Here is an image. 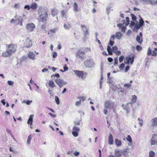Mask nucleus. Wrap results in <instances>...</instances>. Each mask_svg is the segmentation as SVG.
Listing matches in <instances>:
<instances>
[{"mask_svg": "<svg viewBox=\"0 0 157 157\" xmlns=\"http://www.w3.org/2000/svg\"><path fill=\"white\" fill-rule=\"evenodd\" d=\"M6 46L8 48L2 53V56L4 57L11 56L16 51L17 48L16 45L12 44L7 45Z\"/></svg>", "mask_w": 157, "mask_h": 157, "instance_id": "nucleus-1", "label": "nucleus"}, {"mask_svg": "<svg viewBox=\"0 0 157 157\" xmlns=\"http://www.w3.org/2000/svg\"><path fill=\"white\" fill-rule=\"evenodd\" d=\"M38 12V14L40 15V21L43 22L45 21L48 16L47 13L41 7L39 8Z\"/></svg>", "mask_w": 157, "mask_h": 157, "instance_id": "nucleus-2", "label": "nucleus"}, {"mask_svg": "<svg viewBox=\"0 0 157 157\" xmlns=\"http://www.w3.org/2000/svg\"><path fill=\"white\" fill-rule=\"evenodd\" d=\"M84 64L85 66L87 68H92L95 66L94 60L92 59H87L84 62Z\"/></svg>", "mask_w": 157, "mask_h": 157, "instance_id": "nucleus-3", "label": "nucleus"}, {"mask_svg": "<svg viewBox=\"0 0 157 157\" xmlns=\"http://www.w3.org/2000/svg\"><path fill=\"white\" fill-rule=\"evenodd\" d=\"M55 82L60 88H62L63 86L67 84V82L64 81L63 79L60 78H57L55 80Z\"/></svg>", "mask_w": 157, "mask_h": 157, "instance_id": "nucleus-4", "label": "nucleus"}, {"mask_svg": "<svg viewBox=\"0 0 157 157\" xmlns=\"http://www.w3.org/2000/svg\"><path fill=\"white\" fill-rule=\"evenodd\" d=\"M35 28V25L33 23H28L26 25V28L27 31L28 32H33Z\"/></svg>", "mask_w": 157, "mask_h": 157, "instance_id": "nucleus-5", "label": "nucleus"}, {"mask_svg": "<svg viewBox=\"0 0 157 157\" xmlns=\"http://www.w3.org/2000/svg\"><path fill=\"white\" fill-rule=\"evenodd\" d=\"M72 130V134L73 136L75 137H77L78 135V132L80 131L79 128L75 125L73 126Z\"/></svg>", "mask_w": 157, "mask_h": 157, "instance_id": "nucleus-6", "label": "nucleus"}, {"mask_svg": "<svg viewBox=\"0 0 157 157\" xmlns=\"http://www.w3.org/2000/svg\"><path fill=\"white\" fill-rule=\"evenodd\" d=\"M104 105L105 108H111L114 107V104L111 101L108 100L105 102Z\"/></svg>", "mask_w": 157, "mask_h": 157, "instance_id": "nucleus-7", "label": "nucleus"}, {"mask_svg": "<svg viewBox=\"0 0 157 157\" xmlns=\"http://www.w3.org/2000/svg\"><path fill=\"white\" fill-rule=\"evenodd\" d=\"M85 54L84 52L80 50H78L76 52V57L81 59H83V55Z\"/></svg>", "mask_w": 157, "mask_h": 157, "instance_id": "nucleus-8", "label": "nucleus"}, {"mask_svg": "<svg viewBox=\"0 0 157 157\" xmlns=\"http://www.w3.org/2000/svg\"><path fill=\"white\" fill-rule=\"evenodd\" d=\"M134 56H132V57H127L126 58L125 60H124V62L125 63L128 64H129L130 62L131 64H133L134 62Z\"/></svg>", "mask_w": 157, "mask_h": 157, "instance_id": "nucleus-9", "label": "nucleus"}, {"mask_svg": "<svg viewBox=\"0 0 157 157\" xmlns=\"http://www.w3.org/2000/svg\"><path fill=\"white\" fill-rule=\"evenodd\" d=\"M82 29L84 31V37L86 39L89 35V33L88 32V29L86 28L85 26L83 25L81 26Z\"/></svg>", "mask_w": 157, "mask_h": 157, "instance_id": "nucleus-10", "label": "nucleus"}, {"mask_svg": "<svg viewBox=\"0 0 157 157\" xmlns=\"http://www.w3.org/2000/svg\"><path fill=\"white\" fill-rule=\"evenodd\" d=\"M73 72L75 75L79 78H82L83 76V72L78 70H74Z\"/></svg>", "mask_w": 157, "mask_h": 157, "instance_id": "nucleus-11", "label": "nucleus"}, {"mask_svg": "<svg viewBox=\"0 0 157 157\" xmlns=\"http://www.w3.org/2000/svg\"><path fill=\"white\" fill-rule=\"evenodd\" d=\"M122 155V150H115L114 151V155L115 157H121Z\"/></svg>", "mask_w": 157, "mask_h": 157, "instance_id": "nucleus-12", "label": "nucleus"}, {"mask_svg": "<svg viewBox=\"0 0 157 157\" xmlns=\"http://www.w3.org/2000/svg\"><path fill=\"white\" fill-rule=\"evenodd\" d=\"M78 99H79V101H76L75 103V105L78 106L80 105L82 101H83L85 100V98L83 97H78Z\"/></svg>", "mask_w": 157, "mask_h": 157, "instance_id": "nucleus-13", "label": "nucleus"}, {"mask_svg": "<svg viewBox=\"0 0 157 157\" xmlns=\"http://www.w3.org/2000/svg\"><path fill=\"white\" fill-rule=\"evenodd\" d=\"M28 57L33 60L35 59V55L33 52H29L28 54Z\"/></svg>", "mask_w": 157, "mask_h": 157, "instance_id": "nucleus-14", "label": "nucleus"}, {"mask_svg": "<svg viewBox=\"0 0 157 157\" xmlns=\"http://www.w3.org/2000/svg\"><path fill=\"white\" fill-rule=\"evenodd\" d=\"M27 48H29L32 45V41L29 39L27 38L26 40L25 44Z\"/></svg>", "mask_w": 157, "mask_h": 157, "instance_id": "nucleus-15", "label": "nucleus"}, {"mask_svg": "<svg viewBox=\"0 0 157 157\" xmlns=\"http://www.w3.org/2000/svg\"><path fill=\"white\" fill-rule=\"evenodd\" d=\"M151 126L153 127L157 126V117H155L151 120Z\"/></svg>", "mask_w": 157, "mask_h": 157, "instance_id": "nucleus-16", "label": "nucleus"}, {"mask_svg": "<svg viewBox=\"0 0 157 157\" xmlns=\"http://www.w3.org/2000/svg\"><path fill=\"white\" fill-rule=\"evenodd\" d=\"M113 143V138L112 134L109 133L108 138V143L109 144L112 145Z\"/></svg>", "mask_w": 157, "mask_h": 157, "instance_id": "nucleus-17", "label": "nucleus"}, {"mask_svg": "<svg viewBox=\"0 0 157 157\" xmlns=\"http://www.w3.org/2000/svg\"><path fill=\"white\" fill-rule=\"evenodd\" d=\"M157 136V135L154 134L152 136V138L151 140V143L152 145L156 143V138Z\"/></svg>", "mask_w": 157, "mask_h": 157, "instance_id": "nucleus-18", "label": "nucleus"}, {"mask_svg": "<svg viewBox=\"0 0 157 157\" xmlns=\"http://www.w3.org/2000/svg\"><path fill=\"white\" fill-rule=\"evenodd\" d=\"M33 116V115H31L29 117V118L28 120L27 121V123L28 124L32 125L33 123V119L32 117Z\"/></svg>", "mask_w": 157, "mask_h": 157, "instance_id": "nucleus-19", "label": "nucleus"}, {"mask_svg": "<svg viewBox=\"0 0 157 157\" xmlns=\"http://www.w3.org/2000/svg\"><path fill=\"white\" fill-rule=\"evenodd\" d=\"M58 12V10L56 9H52L51 10V14L53 17L55 16L56 15Z\"/></svg>", "mask_w": 157, "mask_h": 157, "instance_id": "nucleus-20", "label": "nucleus"}, {"mask_svg": "<svg viewBox=\"0 0 157 157\" xmlns=\"http://www.w3.org/2000/svg\"><path fill=\"white\" fill-rule=\"evenodd\" d=\"M115 142L116 145L118 147H119L121 145L122 143L121 141L118 139H115Z\"/></svg>", "mask_w": 157, "mask_h": 157, "instance_id": "nucleus-21", "label": "nucleus"}, {"mask_svg": "<svg viewBox=\"0 0 157 157\" xmlns=\"http://www.w3.org/2000/svg\"><path fill=\"white\" fill-rule=\"evenodd\" d=\"M48 85L50 87H54L56 86L54 82L52 80H49Z\"/></svg>", "mask_w": 157, "mask_h": 157, "instance_id": "nucleus-22", "label": "nucleus"}, {"mask_svg": "<svg viewBox=\"0 0 157 157\" xmlns=\"http://www.w3.org/2000/svg\"><path fill=\"white\" fill-rule=\"evenodd\" d=\"M136 40L140 44L143 41L142 39H141L140 36L139 35L136 36Z\"/></svg>", "mask_w": 157, "mask_h": 157, "instance_id": "nucleus-23", "label": "nucleus"}, {"mask_svg": "<svg viewBox=\"0 0 157 157\" xmlns=\"http://www.w3.org/2000/svg\"><path fill=\"white\" fill-rule=\"evenodd\" d=\"M37 4L36 3H33L31 4L30 8H31L33 10H35L37 8Z\"/></svg>", "mask_w": 157, "mask_h": 157, "instance_id": "nucleus-24", "label": "nucleus"}, {"mask_svg": "<svg viewBox=\"0 0 157 157\" xmlns=\"http://www.w3.org/2000/svg\"><path fill=\"white\" fill-rule=\"evenodd\" d=\"M107 50L109 55H112L113 54V51L110 47L109 46H107Z\"/></svg>", "mask_w": 157, "mask_h": 157, "instance_id": "nucleus-25", "label": "nucleus"}, {"mask_svg": "<svg viewBox=\"0 0 157 157\" xmlns=\"http://www.w3.org/2000/svg\"><path fill=\"white\" fill-rule=\"evenodd\" d=\"M128 149H125L122 151V154L124 156H127L128 155V153L127 152Z\"/></svg>", "mask_w": 157, "mask_h": 157, "instance_id": "nucleus-26", "label": "nucleus"}, {"mask_svg": "<svg viewBox=\"0 0 157 157\" xmlns=\"http://www.w3.org/2000/svg\"><path fill=\"white\" fill-rule=\"evenodd\" d=\"M128 103L124 108V109L126 111V113L127 114L129 112V108L128 105Z\"/></svg>", "mask_w": 157, "mask_h": 157, "instance_id": "nucleus-27", "label": "nucleus"}, {"mask_svg": "<svg viewBox=\"0 0 157 157\" xmlns=\"http://www.w3.org/2000/svg\"><path fill=\"white\" fill-rule=\"evenodd\" d=\"M122 35V33L120 32H117L116 34V36L118 39H120Z\"/></svg>", "mask_w": 157, "mask_h": 157, "instance_id": "nucleus-28", "label": "nucleus"}, {"mask_svg": "<svg viewBox=\"0 0 157 157\" xmlns=\"http://www.w3.org/2000/svg\"><path fill=\"white\" fill-rule=\"evenodd\" d=\"M74 10L75 12H78V5L76 2H75L73 4Z\"/></svg>", "mask_w": 157, "mask_h": 157, "instance_id": "nucleus-29", "label": "nucleus"}, {"mask_svg": "<svg viewBox=\"0 0 157 157\" xmlns=\"http://www.w3.org/2000/svg\"><path fill=\"white\" fill-rule=\"evenodd\" d=\"M150 4L154 5L157 4V0H150Z\"/></svg>", "mask_w": 157, "mask_h": 157, "instance_id": "nucleus-30", "label": "nucleus"}, {"mask_svg": "<svg viewBox=\"0 0 157 157\" xmlns=\"http://www.w3.org/2000/svg\"><path fill=\"white\" fill-rule=\"evenodd\" d=\"M136 95H134L132 96V103H135L136 101Z\"/></svg>", "mask_w": 157, "mask_h": 157, "instance_id": "nucleus-31", "label": "nucleus"}, {"mask_svg": "<svg viewBox=\"0 0 157 157\" xmlns=\"http://www.w3.org/2000/svg\"><path fill=\"white\" fill-rule=\"evenodd\" d=\"M155 155V153L153 151H151L149 152V157H154Z\"/></svg>", "mask_w": 157, "mask_h": 157, "instance_id": "nucleus-32", "label": "nucleus"}, {"mask_svg": "<svg viewBox=\"0 0 157 157\" xmlns=\"http://www.w3.org/2000/svg\"><path fill=\"white\" fill-rule=\"evenodd\" d=\"M64 27L66 29H68L71 27V25L70 24L67 25L65 24H64Z\"/></svg>", "mask_w": 157, "mask_h": 157, "instance_id": "nucleus-33", "label": "nucleus"}, {"mask_svg": "<svg viewBox=\"0 0 157 157\" xmlns=\"http://www.w3.org/2000/svg\"><path fill=\"white\" fill-rule=\"evenodd\" d=\"M126 22H124V23L125 25L127 26L129 24V18L128 17H126Z\"/></svg>", "mask_w": 157, "mask_h": 157, "instance_id": "nucleus-34", "label": "nucleus"}, {"mask_svg": "<svg viewBox=\"0 0 157 157\" xmlns=\"http://www.w3.org/2000/svg\"><path fill=\"white\" fill-rule=\"evenodd\" d=\"M144 23V21L143 20V19L141 17L140 20V21H139V25L141 26H142L143 25Z\"/></svg>", "mask_w": 157, "mask_h": 157, "instance_id": "nucleus-35", "label": "nucleus"}, {"mask_svg": "<svg viewBox=\"0 0 157 157\" xmlns=\"http://www.w3.org/2000/svg\"><path fill=\"white\" fill-rule=\"evenodd\" d=\"M55 101H56V103L57 105H59V98L56 96L55 97Z\"/></svg>", "mask_w": 157, "mask_h": 157, "instance_id": "nucleus-36", "label": "nucleus"}, {"mask_svg": "<svg viewBox=\"0 0 157 157\" xmlns=\"http://www.w3.org/2000/svg\"><path fill=\"white\" fill-rule=\"evenodd\" d=\"M141 27V26L139 25L136 24L135 25L134 28V30H135V29H139Z\"/></svg>", "mask_w": 157, "mask_h": 157, "instance_id": "nucleus-37", "label": "nucleus"}, {"mask_svg": "<svg viewBox=\"0 0 157 157\" xmlns=\"http://www.w3.org/2000/svg\"><path fill=\"white\" fill-rule=\"evenodd\" d=\"M62 14V16L63 17H65L66 15V13L64 10H62L61 11Z\"/></svg>", "mask_w": 157, "mask_h": 157, "instance_id": "nucleus-38", "label": "nucleus"}, {"mask_svg": "<svg viewBox=\"0 0 157 157\" xmlns=\"http://www.w3.org/2000/svg\"><path fill=\"white\" fill-rule=\"evenodd\" d=\"M138 120L139 121H140V122L139 123V124L140 125V126H142L143 123V120L142 119H141L140 118H138Z\"/></svg>", "mask_w": 157, "mask_h": 157, "instance_id": "nucleus-39", "label": "nucleus"}, {"mask_svg": "<svg viewBox=\"0 0 157 157\" xmlns=\"http://www.w3.org/2000/svg\"><path fill=\"white\" fill-rule=\"evenodd\" d=\"M131 86V85L129 83L125 84L124 85V87L125 88H128Z\"/></svg>", "mask_w": 157, "mask_h": 157, "instance_id": "nucleus-40", "label": "nucleus"}, {"mask_svg": "<svg viewBox=\"0 0 157 157\" xmlns=\"http://www.w3.org/2000/svg\"><path fill=\"white\" fill-rule=\"evenodd\" d=\"M131 15L132 17V20L135 21L136 20V17L134 14L132 13Z\"/></svg>", "mask_w": 157, "mask_h": 157, "instance_id": "nucleus-41", "label": "nucleus"}, {"mask_svg": "<svg viewBox=\"0 0 157 157\" xmlns=\"http://www.w3.org/2000/svg\"><path fill=\"white\" fill-rule=\"evenodd\" d=\"M118 49L117 47L116 46H114L112 48V51H113L114 53H115Z\"/></svg>", "mask_w": 157, "mask_h": 157, "instance_id": "nucleus-42", "label": "nucleus"}, {"mask_svg": "<svg viewBox=\"0 0 157 157\" xmlns=\"http://www.w3.org/2000/svg\"><path fill=\"white\" fill-rule=\"evenodd\" d=\"M114 65L115 66H117L118 63V60L117 59V58H115L114 59Z\"/></svg>", "mask_w": 157, "mask_h": 157, "instance_id": "nucleus-43", "label": "nucleus"}, {"mask_svg": "<svg viewBox=\"0 0 157 157\" xmlns=\"http://www.w3.org/2000/svg\"><path fill=\"white\" fill-rule=\"evenodd\" d=\"M31 135H29L27 139V143L28 144H30V143L31 140Z\"/></svg>", "mask_w": 157, "mask_h": 157, "instance_id": "nucleus-44", "label": "nucleus"}, {"mask_svg": "<svg viewBox=\"0 0 157 157\" xmlns=\"http://www.w3.org/2000/svg\"><path fill=\"white\" fill-rule=\"evenodd\" d=\"M136 48L137 51H140L142 49V47L140 46L139 45H137L136 47Z\"/></svg>", "mask_w": 157, "mask_h": 157, "instance_id": "nucleus-45", "label": "nucleus"}, {"mask_svg": "<svg viewBox=\"0 0 157 157\" xmlns=\"http://www.w3.org/2000/svg\"><path fill=\"white\" fill-rule=\"evenodd\" d=\"M124 59V56H121L119 58V62L121 63L122 62Z\"/></svg>", "mask_w": 157, "mask_h": 157, "instance_id": "nucleus-46", "label": "nucleus"}, {"mask_svg": "<svg viewBox=\"0 0 157 157\" xmlns=\"http://www.w3.org/2000/svg\"><path fill=\"white\" fill-rule=\"evenodd\" d=\"M126 139L130 143H131L132 141L131 138L129 135H128V137Z\"/></svg>", "mask_w": 157, "mask_h": 157, "instance_id": "nucleus-47", "label": "nucleus"}, {"mask_svg": "<svg viewBox=\"0 0 157 157\" xmlns=\"http://www.w3.org/2000/svg\"><path fill=\"white\" fill-rule=\"evenodd\" d=\"M126 29V28L125 26H123L122 27H121V31L122 32L124 33L125 32Z\"/></svg>", "mask_w": 157, "mask_h": 157, "instance_id": "nucleus-48", "label": "nucleus"}, {"mask_svg": "<svg viewBox=\"0 0 157 157\" xmlns=\"http://www.w3.org/2000/svg\"><path fill=\"white\" fill-rule=\"evenodd\" d=\"M110 8L111 7L110 6H108L106 8V12L108 14H109L110 13Z\"/></svg>", "mask_w": 157, "mask_h": 157, "instance_id": "nucleus-49", "label": "nucleus"}, {"mask_svg": "<svg viewBox=\"0 0 157 157\" xmlns=\"http://www.w3.org/2000/svg\"><path fill=\"white\" fill-rule=\"evenodd\" d=\"M56 77L57 78H59L60 77L59 74L58 73L56 74H53L52 75L51 77L53 78V77Z\"/></svg>", "mask_w": 157, "mask_h": 157, "instance_id": "nucleus-50", "label": "nucleus"}, {"mask_svg": "<svg viewBox=\"0 0 157 157\" xmlns=\"http://www.w3.org/2000/svg\"><path fill=\"white\" fill-rule=\"evenodd\" d=\"M152 53V51L150 48L148 49L147 52V55L148 56L150 55Z\"/></svg>", "mask_w": 157, "mask_h": 157, "instance_id": "nucleus-51", "label": "nucleus"}, {"mask_svg": "<svg viewBox=\"0 0 157 157\" xmlns=\"http://www.w3.org/2000/svg\"><path fill=\"white\" fill-rule=\"evenodd\" d=\"M124 66V63H122L120 66L119 68L121 70H123Z\"/></svg>", "mask_w": 157, "mask_h": 157, "instance_id": "nucleus-52", "label": "nucleus"}, {"mask_svg": "<svg viewBox=\"0 0 157 157\" xmlns=\"http://www.w3.org/2000/svg\"><path fill=\"white\" fill-rule=\"evenodd\" d=\"M32 101H29V100H28L27 101H24L23 102H25L26 105H29L32 102Z\"/></svg>", "mask_w": 157, "mask_h": 157, "instance_id": "nucleus-53", "label": "nucleus"}, {"mask_svg": "<svg viewBox=\"0 0 157 157\" xmlns=\"http://www.w3.org/2000/svg\"><path fill=\"white\" fill-rule=\"evenodd\" d=\"M17 20L18 21V22H21V21H22V19L21 18V16H19L17 18Z\"/></svg>", "mask_w": 157, "mask_h": 157, "instance_id": "nucleus-54", "label": "nucleus"}, {"mask_svg": "<svg viewBox=\"0 0 157 157\" xmlns=\"http://www.w3.org/2000/svg\"><path fill=\"white\" fill-rule=\"evenodd\" d=\"M48 92L49 93V95L51 96H52L53 95V93L52 92V91L50 90L49 89L48 90Z\"/></svg>", "mask_w": 157, "mask_h": 157, "instance_id": "nucleus-55", "label": "nucleus"}, {"mask_svg": "<svg viewBox=\"0 0 157 157\" xmlns=\"http://www.w3.org/2000/svg\"><path fill=\"white\" fill-rule=\"evenodd\" d=\"M57 56V53L56 52H54L53 53V57L54 58H55Z\"/></svg>", "mask_w": 157, "mask_h": 157, "instance_id": "nucleus-56", "label": "nucleus"}, {"mask_svg": "<svg viewBox=\"0 0 157 157\" xmlns=\"http://www.w3.org/2000/svg\"><path fill=\"white\" fill-rule=\"evenodd\" d=\"M7 82L8 84L10 86L12 85L14 83L13 82L11 81H8Z\"/></svg>", "mask_w": 157, "mask_h": 157, "instance_id": "nucleus-57", "label": "nucleus"}, {"mask_svg": "<svg viewBox=\"0 0 157 157\" xmlns=\"http://www.w3.org/2000/svg\"><path fill=\"white\" fill-rule=\"evenodd\" d=\"M114 43V41L113 40H110L109 42V45H110L111 46H112Z\"/></svg>", "mask_w": 157, "mask_h": 157, "instance_id": "nucleus-58", "label": "nucleus"}, {"mask_svg": "<svg viewBox=\"0 0 157 157\" xmlns=\"http://www.w3.org/2000/svg\"><path fill=\"white\" fill-rule=\"evenodd\" d=\"M129 68V66H127L125 69L124 71L125 72H127Z\"/></svg>", "mask_w": 157, "mask_h": 157, "instance_id": "nucleus-59", "label": "nucleus"}, {"mask_svg": "<svg viewBox=\"0 0 157 157\" xmlns=\"http://www.w3.org/2000/svg\"><path fill=\"white\" fill-rule=\"evenodd\" d=\"M24 8L27 9V10H29L30 8V7L28 5H26L25 6Z\"/></svg>", "mask_w": 157, "mask_h": 157, "instance_id": "nucleus-60", "label": "nucleus"}, {"mask_svg": "<svg viewBox=\"0 0 157 157\" xmlns=\"http://www.w3.org/2000/svg\"><path fill=\"white\" fill-rule=\"evenodd\" d=\"M80 153L79 152L75 151L74 153H73V154L76 156L78 155Z\"/></svg>", "mask_w": 157, "mask_h": 157, "instance_id": "nucleus-61", "label": "nucleus"}, {"mask_svg": "<svg viewBox=\"0 0 157 157\" xmlns=\"http://www.w3.org/2000/svg\"><path fill=\"white\" fill-rule=\"evenodd\" d=\"M41 29H43L45 32H46V31L45 30V29L46 28V25H43L41 26Z\"/></svg>", "mask_w": 157, "mask_h": 157, "instance_id": "nucleus-62", "label": "nucleus"}, {"mask_svg": "<svg viewBox=\"0 0 157 157\" xmlns=\"http://www.w3.org/2000/svg\"><path fill=\"white\" fill-rule=\"evenodd\" d=\"M106 108H104L103 110L104 113L105 115H106L108 112V111Z\"/></svg>", "mask_w": 157, "mask_h": 157, "instance_id": "nucleus-63", "label": "nucleus"}, {"mask_svg": "<svg viewBox=\"0 0 157 157\" xmlns=\"http://www.w3.org/2000/svg\"><path fill=\"white\" fill-rule=\"evenodd\" d=\"M152 55L153 56H156L157 55V53L155 51H153Z\"/></svg>", "mask_w": 157, "mask_h": 157, "instance_id": "nucleus-64", "label": "nucleus"}]
</instances>
